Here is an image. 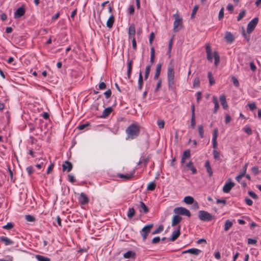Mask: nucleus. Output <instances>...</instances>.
I'll return each mask as SVG.
<instances>
[{
  "mask_svg": "<svg viewBox=\"0 0 261 261\" xmlns=\"http://www.w3.org/2000/svg\"><path fill=\"white\" fill-rule=\"evenodd\" d=\"M167 81L169 88L171 90L175 89L174 65L171 63H170L168 66Z\"/></svg>",
  "mask_w": 261,
  "mask_h": 261,
  "instance_id": "obj_1",
  "label": "nucleus"
},
{
  "mask_svg": "<svg viewBox=\"0 0 261 261\" xmlns=\"http://www.w3.org/2000/svg\"><path fill=\"white\" fill-rule=\"evenodd\" d=\"M127 138L134 139L137 137L140 134L139 126L135 124H132L126 129Z\"/></svg>",
  "mask_w": 261,
  "mask_h": 261,
  "instance_id": "obj_2",
  "label": "nucleus"
},
{
  "mask_svg": "<svg viewBox=\"0 0 261 261\" xmlns=\"http://www.w3.org/2000/svg\"><path fill=\"white\" fill-rule=\"evenodd\" d=\"M198 218L203 221H210L214 218V217L208 212L201 210L199 211Z\"/></svg>",
  "mask_w": 261,
  "mask_h": 261,
  "instance_id": "obj_3",
  "label": "nucleus"
},
{
  "mask_svg": "<svg viewBox=\"0 0 261 261\" xmlns=\"http://www.w3.org/2000/svg\"><path fill=\"white\" fill-rule=\"evenodd\" d=\"M153 224H148L146 225L140 231V234L141 236L143 238V240L145 241L147 236L148 233L150 232L151 228L153 227Z\"/></svg>",
  "mask_w": 261,
  "mask_h": 261,
  "instance_id": "obj_4",
  "label": "nucleus"
},
{
  "mask_svg": "<svg viewBox=\"0 0 261 261\" xmlns=\"http://www.w3.org/2000/svg\"><path fill=\"white\" fill-rule=\"evenodd\" d=\"M174 212L179 216L181 215H185L187 217H190L191 216L190 212L187 210V208L184 207H177L174 209Z\"/></svg>",
  "mask_w": 261,
  "mask_h": 261,
  "instance_id": "obj_5",
  "label": "nucleus"
},
{
  "mask_svg": "<svg viewBox=\"0 0 261 261\" xmlns=\"http://www.w3.org/2000/svg\"><path fill=\"white\" fill-rule=\"evenodd\" d=\"M258 22V18L257 17L254 18L252 19L247 24V32L248 34L251 33Z\"/></svg>",
  "mask_w": 261,
  "mask_h": 261,
  "instance_id": "obj_6",
  "label": "nucleus"
},
{
  "mask_svg": "<svg viewBox=\"0 0 261 261\" xmlns=\"http://www.w3.org/2000/svg\"><path fill=\"white\" fill-rule=\"evenodd\" d=\"M234 185V183L232 182L230 179H228L223 187V192L225 193H229Z\"/></svg>",
  "mask_w": 261,
  "mask_h": 261,
  "instance_id": "obj_7",
  "label": "nucleus"
},
{
  "mask_svg": "<svg viewBox=\"0 0 261 261\" xmlns=\"http://www.w3.org/2000/svg\"><path fill=\"white\" fill-rule=\"evenodd\" d=\"M135 173V170H134L133 171L127 174L117 173V176L120 178L123 179L124 180H128L134 177Z\"/></svg>",
  "mask_w": 261,
  "mask_h": 261,
  "instance_id": "obj_8",
  "label": "nucleus"
},
{
  "mask_svg": "<svg viewBox=\"0 0 261 261\" xmlns=\"http://www.w3.org/2000/svg\"><path fill=\"white\" fill-rule=\"evenodd\" d=\"M180 226H178L176 230H174L172 232L171 238L168 239L169 241H172L173 242L175 241L179 236L180 234Z\"/></svg>",
  "mask_w": 261,
  "mask_h": 261,
  "instance_id": "obj_9",
  "label": "nucleus"
},
{
  "mask_svg": "<svg viewBox=\"0 0 261 261\" xmlns=\"http://www.w3.org/2000/svg\"><path fill=\"white\" fill-rule=\"evenodd\" d=\"M89 198L85 193H81L79 198V202L81 204L85 205L89 202Z\"/></svg>",
  "mask_w": 261,
  "mask_h": 261,
  "instance_id": "obj_10",
  "label": "nucleus"
},
{
  "mask_svg": "<svg viewBox=\"0 0 261 261\" xmlns=\"http://www.w3.org/2000/svg\"><path fill=\"white\" fill-rule=\"evenodd\" d=\"M205 49H206L207 59L211 62H212L213 57L212 55V49H211V46L209 44H206L205 45Z\"/></svg>",
  "mask_w": 261,
  "mask_h": 261,
  "instance_id": "obj_11",
  "label": "nucleus"
},
{
  "mask_svg": "<svg viewBox=\"0 0 261 261\" xmlns=\"http://www.w3.org/2000/svg\"><path fill=\"white\" fill-rule=\"evenodd\" d=\"M25 9L23 7H20L17 9L14 13V17L19 18L25 14Z\"/></svg>",
  "mask_w": 261,
  "mask_h": 261,
  "instance_id": "obj_12",
  "label": "nucleus"
},
{
  "mask_svg": "<svg viewBox=\"0 0 261 261\" xmlns=\"http://www.w3.org/2000/svg\"><path fill=\"white\" fill-rule=\"evenodd\" d=\"M135 25L134 24H131L128 29V37L130 39L133 38H135Z\"/></svg>",
  "mask_w": 261,
  "mask_h": 261,
  "instance_id": "obj_13",
  "label": "nucleus"
},
{
  "mask_svg": "<svg viewBox=\"0 0 261 261\" xmlns=\"http://www.w3.org/2000/svg\"><path fill=\"white\" fill-rule=\"evenodd\" d=\"M201 251L197 248H191L182 252V254L189 253L195 255H198L201 253Z\"/></svg>",
  "mask_w": 261,
  "mask_h": 261,
  "instance_id": "obj_14",
  "label": "nucleus"
},
{
  "mask_svg": "<svg viewBox=\"0 0 261 261\" xmlns=\"http://www.w3.org/2000/svg\"><path fill=\"white\" fill-rule=\"evenodd\" d=\"M63 171L67 170V172H70L72 169V164L69 161H65L62 165Z\"/></svg>",
  "mask_w": 261,
  "mask_h": 261,
  "instance_id": "obj_15",
  "label": "nucleus"
},
{
  "mask_svg": "<svg viewBox=\"0 0 261 261\" xmlns=\"http://www.w3.org/2000/svg\"><path fill=\"white\" fill-rule=\"evenodd\" d=\"M190 150L189 149L186 150L184 151L181 159V164H184L186 161V160L187 159H189L190 158Z\"/></svg>",
  "mask_w": 261,
  "mask_h": 261,
  "instance_id": "obj_16",
  "label": "nucleus"
},
{
  "mask_svg": "<svg viewBox=\"0 0 261 261\" xmlns=\"http://www.w3.org/2000/svg\"><path fill=\"white\" fill-rule=\"evenodd\" d=\"M181 219L182 218L180 216L177 214L176 215H174L172 220V226H175L181 221Z\"/></svg>",
  "mask_w": 261,
  "mask_h": 261,
  "instance_id": "obj_17",
  "label": "nucleus"
},
{
  "mask_svg": "<svg viewBox=\"0 0 261 261\" xmlns=\"http://www.w3.org/2000/svg\"><path fill=\"white\" fill-rule=\"evenodd\" d=\"M227 43H231L234 40V38L232 34L229 32H226L224 37Z\"/></svg>",
  "mask_w": 261,
  "mask_h": 261,
  "instance_id": "obj_18",
  "label": "nucleus"
},
{
  "mask_svg": "<svg viewBox=\"0 0 261 261\" xmlns=\"http://www.w3.org/2000/svg\"><path fill=\"white\" fill-rule=\"evenodd\" d=\"M181 23V19L179 18L178 16H177L175 18V19L174 22V26H173V30L175 32H177L178 31V27Z\"/></svg>",
  "mask_w": 261,
  "mask_h": 261,
  "instance_id": "obj_19",
  "label": "nucleus"
},
{
  "mask_svg": "<svg viewBox=\"0 0 261 261\" xmlns=\"http://www.w3.org/2000/svg\"><path fill=\"white\" fill-rule=\"evenodd\" d=\"M204 167L206 169V171L208 173L209 177H211L213 175V171L211 168L209 161L207 160L205 162Z\"/></svg>",
  "mask_w": 261,
  "mask_h": 261,
  "instance_id": "obj_20",
  "label": "nucleus"
},
{
  "mask_svg": "<svg viewBox=\"0 0 261 261\" xmlns=\"http://www.w3.org/2000/svg\"><path fill=\"white\" fill-rule=\"evenodd\" d=\"M220 101L224 109L228 108V105L226 99V96L224 94H222L220 96Z\"/></svg>",
  "mask_w": 261,
  "mask_h": 261,
  "instance_id": "obj_21",
  "label": "nucleus"
},
{
  "mask_svg": "<svg viewBox=\"0 0 261 261\" xmlns=\"http://www.w3.org/2000/svg\"><path fill=\"white\" fill-rule=\"evenodd\" d=\"M0 240L4 242L5 244V245H13L14 244V242L11 240L10 239H9L7 237H0Z\"/></svg>",
  "mask_w": 261,
  "mask_h": 261,
  "instance_id": "obj_22",
  "label": "nucleus"
},
{
  "mask_svg": "<svg viewBox=\"0 0 261 261\" xmlns=\"http://www.w3.org/2000/svg\"><path fill=\"white\" fill-rule=\"evenodd\" d=\"M162 66V63H159L157 64L156 67L155 73V74L154 76V80H157L159 78L160 73H161Z\"/></svg>",
  "mask_w": 261,
  "mask_h": 261,
  "instance_id": "obj_23",
  "label": "nucleus"
},
{
  "mask_svg": "<svg viewBox=\"0 0 261 261\" xmlns=\"http://www.w3.org/2000/svg\"><path fill=\"white\" fill-rule=\"evenodd\" d=\"M212 101L214 103V113H216L219 108V105L217 97L216 96H213L212 97Z\"/></svg>",
  "mask_w": 261,
  "mask_h": 261,
  "instance_id": "obj_24",
  "label": "nucleus"
},
{
  "mask_svg": "<svg viewBox=\"0 0 261 261\" xmlns=\"http://www.w3.org/2000/svg\"><path fill=\"white\" fill-rule=\"evenodd\" d=\"M113 109L111 107H108L105 109L103 112L102 115L100 116L101 118H106L112 112Z\"/></svg>",
  "mask_w": 261,
  "mask_h": 261,
  "instance_id": "obj_25",
  "label": "nucleus"
},
{
  "mask_svg": "<svg viewBox=\"0 0 261 261\" xmlns=\"http://www.w3.org/2000/svg\"><path fill=\"white\" fill-rule=\"evenodd\" d=\"M136 256V253L133 251H128L123 254V257L125 258H133Z\"/></svg>",
  "mask_w": 261,
  "mask_h": 261,
  "instance_id": "obj_26",
  "label": "nucleus"
},
{
  "mask_svg": "<svg viewBox=\"0 0 261 261\" xmlns=\"http://www.w3.org/2000/svg\"><path fill=\"white\" fill-rule=\"evenodd\" d=\"M143 84V76L142 75V72L140 71V73H139V79H138V88L140 91L142 89Z\"/></svg>",
  "mask_w": 261,
  "mask_h": 261,
  "instance_id": "obj_27",
  "label": "nucleus"
},
{
  "mask_svg": "<svg viewBox=\"0 0 261 261\" xmlns=\"http://www.w3.org/2000/svg\"><path fill=\"white\" fill-rule=\"evenodd\" d=\"M114 22V17L111 15L107 22V26L109 28H112Z\"/></svg>",
  "mask_w": 261,
  "mask_h": 261,
  "instance_id": "obj_28",
  "label": "nucleus"
},
{
  "mask_svg": "<svg viewBox=\"0 0 261 261\" xmlns=\"http://www.w3.org/2000/svg\"><path fill=\"white\" fill-rule=\"evenodd\" d=\"M184 201L188 204H192L194 203V198L190 196H186L184 199Z\"/></svg>",
  "mask_w": 261,
  "mask_h": 261,
  "instance_id": "obj_29",
  "label": "nucleus"
},
{
  "mask_svg": "<svg viewBox=\"0 0 261 261\" xmlns=\"http://www.w3.org/2000/svg\"><path fill=\"white\" fill-rule=\"evenodd\" d=\"M132 64H133V61L129 60L127 64V77L128 79H130V74L132 72Z\"/></svg>",
  "mask_w": 261,
  "mask_h": 261,
  "instance_id": "obj_30",
  "label": "nucleus"
},
{
  "mask_svg": "<svg viewBox=\"0 0 261 261\" xmlns=\"http://www.w3.org/2000/svg\"><path fill=\"white\" fill-rule=\"evenodd\" d=\"M232 226V223L229 220H227L224 224V230L228 231Z\"/></svg>",
  "mask_w": 261,
  "mask_h": 261,
  "instance_id": "obj_31",
  "label": "nucleus"
},
{
  "mask_svg": "<svg viewBox=\"0 0 261 261\" xmlns=\"http://www.w3.org/2000/svg\"><path fill=\"white\" fill-rule=\"evenodd\" d=\"M36 258L37 259L38 261H50V259L47 257L41 255H36L35 256Z\"/></svg>",
  "mask_w": 261,
  "mask_h": 261,
  "instance_id": "obj_32",
  "label": "nucleus"
},
{
  "mask_svg": "<svg viewBox=\"0 0 261 261\" xmlns=\"http://www.w3.org/2000/svg\"><path fill=\"white\" fill-rule=\"evenodd\" d=\"M214 57L215 59V65L217 66L220 62V56L217 51L214 52Z\"/></svg>",
  "mask_w": 261,
  "mask_h": 261,
  "instance_id": "obj_33",
  "label": "nucleus"
},
{
  "mask_svg": "<svg viewBox=\"0 0 261 261\" xmlns=\"http://www.w3.org/2000/svg\"><path fill=\"white\" fill-rule=\"evenodd\" d=\"M156 187V184L154 181L150 182L147 187V189L149 191H152L154 190Z\"/></svg>",
  "mask_w": 261,
  "mask_h": 261,
  "instance_id": "obj_34",
  "label": "nucleus"
},
{
  "mask_svg": "<svg viewBox=\"0 0 261 261\" xmlns=\"http://www.w3.org/2000/svg\"><path fill=\"white\" fill-rule=\"evenodd\" d=\"M140 207L142 209L144 213H147L149 211L148 208L142 201L140 202Z\"/></svg>",
  "mask_w": 261,
  "mask_h": 261,
  "instance_id": "obj_35",
  "label": "nucleus"
},
{
  "mask_svg": "<svg viewBox=\"0 0 261 261\" xmlns=\"http://www.w3.org/2000/svg\"><path fill=\"white\" fill-rule=\"evenodd\" d=\"M42 160V162H41L40 163L37 164L36 167L40 169L44 165H45L46 163L47 162L45 159H43L42 158L39 159L38 161Z\"/></svg>",
  "mask_w": 261,
  "mask_h": 261,
  "instance_id": "obj_36",
  "label": "nucleus"
},
{
  "mask_svg": "<svg viewBox=\"0 0 261 261\" xmlns=\"http://www.w3.org/2000/svg\"><path fill=\"white\" fill-rule=\"evenodd\" d=\"M135 210L133 207L129 208L127 216L129 218H132L135 215Z\"/></svg>",
  "mask_w": 261,
  "mask_h": 261,
  "instance_id": "obj_37",
  "label": "nucleus"
},
{
  "mask_svg": "<svg viewBox=\"0 0 261 261\" xmlns=\"http://www.w3.org/2000/svg\"><path fill=\"white\" fill-rule=\"evenodd\" d=\"M164 229V226L163 225H160L158 228H156L154 231L152 232V234H156L162 232Z\"/></svg>",
  "mask_w": 261,
  "mask_h": 261,
  "instance_id": "obj_38",
  "label": "nucleus"
},
{
  "mask_svg": "<svg viewBox=\"0 0 261 261\" xmlns=\"http://www.w3.org/2000/svg\"><path fill=\"white\" fill-rule=\"evenodd\" d=\"M198 133L201 138L204 137V129L202 125H199L198 127Z\"/></svg>",
  "mask_w": 261,
  "mask_h": 261,
  "instance_id": "obj_39",
  "label": "nucleus"
},
{
  "mask_svg": "<svg viewBox=\"0 0 261 261\" xmlns=\"http://www.w3.org/2000/svg\"><path fill=\"white\" fill-rule=\"evenodd\" d=\"M243 129L249 135H251L252 133V131L249 125H246Z\"/></svg>",
  "mask_w": 261,
  "mask_h": 261,
  "instance_id": "obj_40",
  "label": "nucleus"
},
{
  "mask_svg": "<svg viewBox=\"0 0 261 261\" xmlns=\"http://www.w3.org/2000/svg\"><path fill=\"white\" fill-rule=\"evenodd\" d=\"M155 51L153 47L151 48L150 62L152 64L154 62L155 57Z\"/></svg>",
  "mask_w": 261,
  "mask_h": 261,
  "instance_id": "obj_41",
  "label": "nucleus"
},
{
  "mask_svg": "<svg viewBox=\"0 0 261 261\" xmlns=\"http://www.w3.org/2000/svg\"><path fill=\"white\" fill-rule=\"evenodd\" d=\"M208 77L209 79L210 84L213 85L215 83V80L213 77V75L211 72L208 73Z\"/></svg>",
  "mask_w": 261,
  "mask_h": 261,
  "instance_id": "obj_42",
  "label": "nucleus"
},
{
  "mask_svg": "<svg viewBox=\"0 0 261 261\" xmlns=\"http://www.w3.org/2000/svg\"><path fill=\"white\" fill-rule=\"evenodd\" d=\"M150 65H147L145 69V79L146 80L148 79L150 71Z\"/></svg>",
  "mask_w": 261,
  "mask_h": 261,
  "instance_id": "obj_43",
  "label": "nucleus"
},
{
  "mask_svg": "<svg viewBox=\"0 0 261 261\" xmlns=\"http://www.w3.org/2000/svg\"><path fill=\"white\" fill-rule=\"evenodd\" d=\"M246 14V10H243L239 14V15L237 17V20L240 21L245 16Z\"/></svg>",
  "mask_w": 261,
  "mask_h": 261,
  "instance_id": "obj_44",
  "label": "nucleus"
},
{
  "mask_svg": "<svg viewBox=\"0 0 261 261\" xmlns=\"http://www.w3.org/2000/svg\"><path fill=\"white\" fill-rule=\"evenodd\" d=\"M242 35L243 36H244V37L245 38V39L246 40V41L249 42L250 41V34H248V33H246L245 32V30H243V32H242Z\"/></svg>",
  "mask_w": 261,
  "mask_h": 261,
  "instance_id": "obj_45",
  "label": "nucleus"
},
{
  "mask_svg": "<svg viewBox=\"0 0 261 261\" xmlns=\"http://www.w3.org/2000/svg\"><path fill=\"white\" fill-rule=\"evenodd\" d=\"M150 159V155H148L146 158H144L143 156H141V158H140V159L142 161V163L144 164V165H145V167L146 166L148 162V161H149Z\"/></svg>",
  "mask_w": 261,
  "mask_h": 261,
  "instance_id": "obj_46",
  "label": "nucleus"
},
{
  "mask_svg": "<svg viewBox=\"0 0 261 261\" xmlns=\"http://www.w3.org/2000/svg\"><path fill=\"white\" fill-rule=\"evenodd\" d=\"M14 225L11 222L8 223L6 225L3 226V228L5 229H11L13 227Z\"/></svg>",
  "mask_w": 261,
  "mask_h": 261,
  "instance_id": "obj_47",
  "label": "nucleus"
},
{
  "mask_svg": "<svg viewBox=\"0 0 261 261\" xmlns=\"http://www.w3.org/2000/svg\"><path fill=\"white\" fill-rule=\"evenodd\" d=\"M213 155L214 158L215 160H220V153L217 150L214 149L213 150Z\"/></svg>",
  "mask_w": 261,
  "mask_h": 261,
  "instance_id": "obj_48",
  "label": "nucleus"
},
{
  "mask_svg": "<svg viewBox=\"0 0 261 261\" xmlns=\"http://www.w3.org/2000/svg\"><path fill=\"white\" fill-rule=\"evenodd\" d=\"M184 165V169L185 170H187L188 168H190L192 166H193V163L192 161H190L188 163Z\"/></svg>",
  "mask_w": 261,
  "mask_h": 261,
  "instance_id": "obj_49",
  "label": "nucleus"
},
{
  "mask_svg": "<svg viewBox=\"0 0 261 261\" xmlns=\"http://www.w3.org/2000/svg\"><path fill=\"white\" fill-rule=\"evenodd\" d=\"M251 171L255 175L258 174L259 173L258 167L257 166L253 167L251 168Z\"/></svg>",
  "mask_w": 261,
  "mask_h": 261,
  "instance_id": "obj_50",
  "label": "nucleus"
},
{
  "mask_svg": "<svg viewBox=\"0 0 261 261\" xmlns=\"http://www.w3.org/2000/svg\"><path fill=\"white\" fill-rule=\"evenodd\" d=\"M218 130L217 128L214 129V130L213 131V134L212 141L217 140V138L218 137Z\"/></svg>",
  "mask_w": 261,
  "mask_h": 261,
  "instance_id": "obj_51",
  "label": "nucleus"
},
{
  "mask_svg": "<svg viewBox=\"0 0 261 261\" xmlns=\"http://www.w3.org/2000/svg\"><path fill=\"white\" fill-rule=\"evenodd\" d=\"M231 79L234 86L236 87H238L239 86V82L238 79L234 76H232Z\"/></svg>",
  "mask_w": 261,
  "mask_h": 261,
  "instance_id": "obj_52",
  "label": "nucleus"
},
{
  "mask_svg": "<svg viewBox=\"0 0 261 261\" xmlns=\"http://www.w3.org/2000/svg\"><path fill=\"white\" fill-rule=\"evenodd\" d=\"M25 219L29 222H34L35 220V218L34 216L29 215L25 216Z\"/></svg>",
  "mask_w": 261,
  "mask_h": 261,
  "instance_id": "obj_53",
  "label": "nucleus"
},
{
  "mask_svg": "<svg viewBox=\"0 0 261 261\" xmlns=\"http://www.w3.org/2000/svg\"><path fill=\"white\" fill-rule=\"evenodd\" d=\"M248 195L251 197L252 198L257 199L258 198V196L253 192L249 191L248 192Z\"/></svg>",
  "mask_w": 261,
  "mask_h": 261,
  "instance_id": "obj_54",
  "label": "nucleus"
},
{
  "mask_svg": "<svg viewBox=\"0 0 261 261\" xmlns=\"http://www.w3.org/2000/svg\"><path fill=\"white\" fill-rule=\"evenodd\" d=\"M200 82H199V79L198 77H196L194 80L193 82V86L194 87H198L199 86Z\"/></svg>",
  "mask_w": 261,
  "mask_h": 261,
  "instance_id": "obj_55",
  "label": "nucleus"
},
{
  "mask_svg": "<svg viewBox=\"0 0 261 261\" xmlns=\"http://www.w3.org/2000/svg\"><path fill=\"white\" fill-rule=\"evenodd\" d=\"M199 8V6L198 5H195L192 10V14H191V17L193 18L194 17L195 14L196 13L198 9Z\"/></svg>",
  "mask_w": 261,
  "mask_h": 261,
  "instance_id": "obj_56",
  "label": "nucleus"
},
{
  "mask_svg": "<svg viewBox=\"0 0 261 261\" xmlns=\"http://www.w3.org/2000/svg\"><path fill=\"white\" fill-rule=\"evenodd\" d=\"M157 124L159 128H163L165 125V122L163 120H159L157 122Z\"/></svg>",
  "mask_w": 261,
  "mask_h": 261,
  "instance_id": "obj_57",
  "label": "nucleus"
},
{
  "mask_svg": "<svg viewBox=\"0 0 261 261\" xmlns=\"http://www.w3.org/2000/svg\"><path fill=\"white\" fill-rule=\"evenodd\" d=\"M26 170L29 175L32 174L34 171V170L32 166H29L26 168Z\"/></svg>",
  "mask_w": 261,
  "mask_h": 261,
  "instance_id": "obj_58",
  "label": "nucleus"
},
{
  "mask_svg": "<svg viewBox=\"0 0 261 261\" xmlns=\"http://www.w3.org/2000/svg\"><path fill=\"white\" fill-rule=\"evenodd\" d=\"M160 240H161V239H160V238L159 237H154L152 240L151 243L153 244H156L159 243Z\"/></svg>",
  "mask_w": 261,
  "mask_h": 261,
  "instance_id": "obj_59",
  "label": "nucleus"
},
{
  "mask_svg": "<svg viewBox=\"0 0 261 261\" xmlns=\"http://www.w3.org/2000/svg\"><path fill=\"white\" fill-rule=\"evenodd\" d=\"M172 43H173V39L171 38L169 41V45H168V54H170L171 51Z\"/></svg>",
  "mask_w": 261,
  "mask_h": 261,
  "instance_id": "obj_60",
  "label": "nucleus"
},
{
  "mask_svg": "<svg viewBox=\"0 0 261 261\" xmlns=\"http://www.w3.org/2000/svg\"><path fill=\"white\" fill-rule=\"evenodd\" d=\"M224 17V8H222L219 11L218 18L219 20L222 19Z\"/></svg>",
  "mask_w": 261,
  "mask_h": 261,
  "instance_id": "obj_61",
  "label": "nucleus"
},
{
  "mask_svg": "<svg viewBox=\"0 0 261 261\" xmlns=\"http://www.w3.org/2000/svg\"><path fill=\"white\" fill-rule=\"evenodd\" d=\"M248 106L251 111H253L256 109V106L254 102L249 103Z\"/></svg>",
  "mask_w": 261,
  "mask_h": 261,
  "instance_id": "obj_62",
  "label": "nucleus"
},
{
  "mask_svg": "<svg viewBox=\"0 0 261 261\" xmlns=\"http://www.w3.org/2000/svg\"><path fill=\"white\" fill-rule=\"evenodd\" d=\"M89 125L90 124L89 123L83 124L80 125L79 126H77V128L80 130H83L85 128H86L87 126H89Z\"/></svg>",
  "mask_w": 261,
  "mask_h": 261,
  "instance_id": "obj_63",
  "label": "nucleus"
},
{
  "mask_svg": "<svg viewBox=\"0 0 261 261\" xmlns=\"http://www.w3.org/2000/svg\"><path fill=\"white\" fill-rule=\"evenodd\" d=\"M135 11V8L134 5H129L128 8V13L130 15H132L134 14Z\"/></svg>",
  "mask_w": 261,
  "mask_h": 261,
  "instance_id": "obj_64",
  "label": "nucleus"
}]
</instances>
